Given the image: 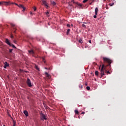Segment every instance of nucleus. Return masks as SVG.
I'll list each match as a JSON object with an SVG mask.
<instances>
[{
	"instance_id": "1",
	"label": "nucleus",
	"mask_w": 126,
	"mask_h": 126,
	"mask_svg": "<svg viewBox=\"0 0 126 126\" xmlns=\"http://www.w3.org/2000/svg\"><path fill=\"white\" fill-rule=\"evenodd\" d=\"M102 60L104 63H108V64L105 65L104 64H102L101 68L100 69V78H102L103 75H105V72L104 70L106 69V66H111V63H113V61L111 59L106 58V57H103Z\"/></svg>"
},
{
	"instance_id": "2",
	"label": "nucleus",
	"mask_w": 126,
	"mask_h": 126,
	"mask_svg": "<svg viewBox=\"0 0 126 126\" xmlns=\"http://www.w3.org/2000/svg\"><path fill=\"white\" fill-rule=\"evenodd\" d=\"M27 84L29 87H32V85L31 84V80L29 78L27 79Z\"/></svg>"
},
{
	"instance_id": "3",
	"label": "nucleus",
	"mask_w": 126,
	"mask_h": 126,
	"mask_svg": "<svg viewBox=\"0 0 126 126\" xmlns=\"http://www.w3.org/2000/svg\"><path fill=\"white\" fill-rule=\"evenodd\" d=\"M5 42L6 43V44H7L9 46H10V47H11V43H10V42L9 41V40H8V39L6 38L5 40Z\"/></svg>"
},
{
	"instance_id": "4",
	"label": "nucleus",
	"mask_w": 126,
	"mask_h": 126,
	"mask_svg": "<svg viewBox=\"0 0 126 126\" xmlns=\"http://www.w3.org/2000/svg\"><path fill=\"white\" fill-rule=\"evenodd\" d=\"M40 116L41 117V120H47V118H46V115H45V114H44L43 113L40 114Z\"/></svg>"
},
{
	"instance_id": "5",
	"label": "nucleus",
	"mask_w": 126,
	"mask_h": 126,
	"mask_svg": "<svg viewBox=\"0 0 126 126\" xmlns=\"http://www.w3.org/2000/svg\"><path fill=\"white\" fill-rule=\"evenodd\" d=\"M18 7H20V8H23V10L22 11H25V10L26 9V8L22 4H19Z\"/></svg>"
},
{
	"instance_id": "6",
	"label": "nucleus",
	"mask_w": 126,
	"mask_h": 126,
	"mask_svg": "<svg viewBox=\"0 0 126 126\" xmlns=\"http://www.w3.org/2000/svg\"><path fill=\"white\" fill-rule=\"evenodd\" d=\"M3 3H5V5H8V4H9V2L8 1L0 2V5H1V4H3Z\"/></svg>"
},
{
	"instance_id": "7",
	"label": "nucleus",
	"mask_w": 126,
	"mask_h": 126,
	"mask_svg": "<svg viewBox=\"0 0 126 126\" xmlns=\"http://www.w3.org/2000/svg\"><path fill=\"white\" fill-rule=\"evenodd\" d=\"M8 66H9V63H8L7 62H5L3 67L4 68H6Z\"/></svg>"
},
{
	"instance_id": "8",
	"label": "nucleus",
	"mask_w": 126,
	"mask_h": 126,
	"mask_svg": "<svg viewBox=\"0 0 126 126\" xmlns=\"http://www.w3.org/2000/svg\"><path fill=\"white\" fill-rule=\"evenodd\" d=\"M73 3H74V4H77V5H78L79 6H82V5L77 2H75V1H73L72 2Z\"/></svg>"
},
{
	"instance_id": "9",
	"label": "nucleus",
	"mask_w": 126,
	"mask_h": 126,
	"mask_svg": "<svg viewBox=\"0 0 126 126\" xmlns=\"http://www.w3.org/2000/svg\"><path fill=\"white\" fill-rule=\"evenodd\" d=\"M42 3H43V4H45L46 6H47L48 7V3L47 2V1L46 0H42Z\"/></svg>"
},
{
	"instance_id": "10",
	"label": "nucleus",
	"mask_w": 126,
	"mask_h": 126,
	"mask_svg": "<svg viewBox=\"0 0 126 126\" xmlns=\"http://www.w3.org/2000/svg\"><path fill=\"white\" fill-rule=\"evenodd\" d=\"M24 114L25 115L26 117H28V111L26 110L24 111Z\"/></svg>"
},
{
	"instance_id": "11",
	"label": "nucleus",
	"mask_w": 126,
	"mask_h": 126,
	"mask_svg": "<svg viewBox=\"0 0 126 126\" xmlns=\"http://www.w3.org/2000/svg\"><path fill=\"white\" fill-rule=\"evenodd\" d=\"M10 25H11V26H12V27H13V29H14V30H16V28H15V25H14V24H13V23H11V24H10Z\"/></svg>"
},
{
	"instance_id": "12",
	"label": "nucleus",
	"mask_w": 126,
	"mask_h": 126,
	"mask_svg": "<svg viewBox=\"0 0 126 126\" xmlns=\"http://www.w3.org/2000/svg\"><path fill=\"white\" fill-rule=\"evenodd\" d=\"M45 74L46 75V77H47L48 78H51V75H50V74H49L48 72H46Z\"/></svg>"
},
{
	"instance_id": "13",
	"label": "nucleus",
	"mask_w": 126,
	"mask_h": 126,
	"mask_svg": "<svg viewBox=\"0 0 126 126\" xmlns=\"http://www.w3.org/2000/svg\"><path fill=\"white\" fill-rule=\"evenodd\" d=\"M94 74H95V75H96V76H99V71H95Z\"/></svg>"
},
{
	"instance_id": "14",
	"label": "nucleus",
	"mask_w": 126,
	"mask_h": 126,
	"mask_svg": "<svg viewBox=\"0 0 126 126\" xmlns=\"http://www.w3.org/2000/svg\"><path fill=\"white\" fill-rule=\"evenodd\" d=\"M29 54H31V55H34V51L33 50H29Z\"/></svg>"
},
{
	"instance_id": "15",
	"label": "nucleus",
	"mask_w": 126,
	"mask_h": 126,
	"mask_svg": "<svg viewBox=\"0 0 126 126\" xmlns=\"http://www.w3.org/2000/svg\"><path fill=\"white\" fill-rule=\"evenodd\" d=\"M97 13H98V8L96 7L95 8V15H97Z\"/></svg>"
},
{
	"instance_id": "16",
	"label": "nucleus",
	"mask_w": 126,
	"mask_h": 126,
	"mask_svg": "<svg viewBox=\"0 0 126 126\" xmlns=\"http://www.w3.org/2000/svg\"><path fill=\"white\" fill-rule=\"evenodd\" d=\"M79 43H80V44H82L83 43V41H82V39L80 38L78 39Z\"/></svg>"
},
{
	"instance_id": "17",
	"label": "nucleus",
	"mask_w": 126,
	"mask_h": 126,
	"mask_svg": "<svg viewBox=\"0 0 126 126\" xmlns=\"http://www.w3.org/2000/svg\"><path fill=\"white\" fill-rule=\"evenodd\" d=\"M34 67L37 70H38V71H40V69H39V67L37 65H35Z\"/></svg>"
},
{
	"instance_id": "18",
	"label": "nucleus",
	"mask_w": 126,
	"mask_h": 126,
	"mask_svg": "<svg viewBox=\"0 0 126 126\" xmlns=\"http://www.w3.org/2000/svg\"><path fill=\"white\" fill-rule=\"evenodd\" d=\"M70 32V29H67V32H66V35H68Z\"/></svg>"
},
{
	"instance_id": "19",
	"label": "nucleus",
	"mask_w": 126,
	"mask_h": 126,
	"mask_svg": "<svg viewBox=\"0 0 126 126\" xmlns=\"http://www.w3.org/2000/svg\"><path fill=\"white\" fill-rule=\"evenodd\" d=\"M75 114L76 115H78V114H79V112L78 111V110H75Z\"/></svg>"
},
{
	"instance_id": "20",
	"label": "nucleus",
	"mask_w": 126,
	"mask_h": 126,
	"mask_svg": "<svg viewBox=\"0 0 126 126\" xmlns=\"http://www.w3.org/2000/svg\"><path fill=\"white\" fill-rule=\"evenodd\" d=\"M51 2L52 4H53V5H56V2H55V1H51Z\"/></svg>"
},
{
	"instance_id": "21",
	"label": "nucleus",
	"mask_w": 126,
	"mask_h": 126,
	"mask_svg": "<svg viewBox=\"0 0 126 126\" xmlns=\"http://www.w3.org/2000/svg\"><path fill=\"white\" fill-rule=\"evenodd\" d=\"M13 126H15L16 122H15V120H13Z\"/></svg>"
},
{
	"instance_id": "22",
	"label": "nucleus",
	"mask_w": 126,
	"mask_h": 126,
	"mask_svg": "<svg viewBox=\"0 0 126 126\" xmlns=\"http://www.w3.org/2000/svg\"><path fill=\"white\" fill-rule=\"evenodd\" d=\"M11 47H12V48H13L14 49H16V47H15V46L13 44H11Z\"/></svg>"
},
{
	"instance_id": "23",
	"label": "nucleus",
	"mask_w": 126,
	"mask_h": 126,
	"mask_svg": "<svg viewBox=\"0 0 126 126\" xmlns=\"http://www.w3.org/2000/svg\"><path fill=\"white\" fill-rule=\"evenodd\" d=\"M44 108H45V109H49V107L48 106H47V105L44 104Z\"/></svg>"
},
{
	"instance_id": "24",
	"label": "nucleus",
	"mask_w": 126,
	"mask_h": 126,
	"mask_svg": "<svg viewBox=\"0 0 126 126\" xmlns=\"http://www.w3.org/2000/svg\"><path fill=\"white\" fill-rule=\"evenodd\" d=\"M79 88H81V89H82V88H83V86H82V85H79Z\"/></svg>"
},
{
	"instance_id": "25",
	"label": "nucleus",
	"mask_w": 126,
	"mask_h": 126,
	"mask_svg": "<svg viewBox=\"0 0 126 126\" xmlns=\"http://www.w3.org/2000/svg\"><path fill=\"white\" fill-rule=\"evenodd\" d=\"M42 61L44 63H46V61H45V58L42 57Z\"/></svg>"
},
{
	"instance_id": "26",
	"label": "nucleus",
	"mask_w": 126,
	"mask_h": 126,
	"mask_svg": "<svg viewBox=\"0 0 126 126\" xmlns=\"http://www.w3.org/2000/svg\"><path fill=\"white\" fill-rule=\"evenodd\" d=\"M46 14L47 16H48V17H49L50 16L49 12H46Z\"/></svg>"
},
{
	"instance_id": "27",
	"label": "nucleus",
	"mask_w": 126,
	"mask_h": 126,
	"mask_svg": "<svg viewBox=\"0 0 126 126\" xmlns=\"http://www.w3.org/2000/svg\"><path fill=\"white\" fill-rule=\"evenodd\" d=\"M107 72H108V71L107 70V66H106V69L104 70V72H105V73H107Z\"/></svg>"
},
{
	"instance_id": "28",
	"label": "nucleus",
	"mask_w": 126,
	"mask_h": 126,
	"mask_svg": "<svg viewBox=\"0 0 126 126\" xmlns=\"http://www.w3.org/2000/svg\"><path fill=\"white\" fill-rule=\"evenodd\" d=\"M12 4H15V5H17V6H19V5H18L17 3H11Z\"/></svg>"
},
{
	"instance_id": "29",
	"label": "nucleus",
	"mask_w": 126,
	"mask_h": 126,
	"mask_svg": "<svg viewBox=\"0 0 126 126\" xmlns=\"http://www.w3.org/2000/svg\"><path fill=\"white\" fill-rule=\"evenodd\" d=\"M87 1H88V0H84L83 1V3H85V2H87Z\"/></svg>"
},
{
	"instance_id": "30",
	"label": "nucleus",
	"mask_w": 126,
	"mask_h": 126,
	"mask_svg": "<svg viewBox=\"0 0 126 126\" xmlns=\"http://www.w3.org/2000/svg\"><path fill=\"white\" fill-rule=\"evenodd\" d=\"M86 89H87L88 90H90V87L89 86L87 87Z\"/></svg>"
},
{
	"instance_id": "31",
	"label": "nucleus",
	"mask_w": 126,
	"mask_h": 126,
	"mask_svg": "<svg viewBox=\"0 0 126 126\" xmlns=\"http://www.w3.org/2000/svg\"><path fill=\"white\" fill-rule=\"evenodd\" d=\"M82 27H84V28H86V26H85V25H84V24H82Z\"/></svg>"
},
{
	"instance_id": "32",
	"label": "nucleus",
	"mask_w": 126,
	"mask_h": 126,
	"mask_svg": "<svg viewBox=\"0 0 126 126\" xmlns=\"http://www.w3.org/2000/svg\"><path fill=\"white\" fill-rule=\"evenodd\" d=\"M12 51H13V49H9V53H12Z\"/></svg>"
},
{
	"instance_id": "33",
	"label": "nucleus",
	"mask_w": 126,
	"mask_h": 126,
	"mask_svg": "<svg viewBox=\"0 0 126 126\" xmlns=\"http://www.w3.org/2000/svg\"><path fill=\"white\" fill-rule=\"evenodd\" d=\"M33 10H34V11H36V10H37V8H36V7H34Z\"/></svg>"
},
{
	"instance_id": "34",
	"label": "nucleus",
	"mask_w": 126,
	"mask_h": 126,
	"mask_svg": "<svg viewBox=\"0 0 126 126\" xmlns=\"http://www.w3.org/2000/svg\"><path fill=\"white\" fill-rule=\"evenodd\" d=\"M66 26H67V27L70 28V25H69V24H67L66 25Z\"/></svg>"
},
{
	"instance_id": "35",
	"label": "nucleus",
	"mask_w": 126,
	"mask_h": 126,
	"mask_svg": "<svg viewBox=\"0 0 126 126\" xmlns=\"http://www.w3.org/2000/svg\"><path fill=\"white\" fill-rule=\"evenodd\" d=\"M107 74H111V72L109 71H107Z\"/></svg>"
},
{
	"instance_id": "36",
	"label": "nucleus",
	"mask_w": 126,
	"mask_h": 126,
	"mask_svg": "<svg viewBox=\"0 0 126 126\" xmlns=\"http://www.w3.org/2000/svg\"><path fill=\"white\" fill-rule=\"evenodd\" d=\"M97 15L95 14V15L94 16V18H97Z\"/></svg>"
},
{
	"instance_id": "37",
	"label": "nucleus",
	"mask_w": 126,
	"mask_h": 126,
	"mask_svg": "<svg viewBox=\"0 0 126 126\" xmlns=\"http://www.w3.org/2000/svg\"><path fill=\"white\" fill-rule=\"evenodd\" d=\"M84 114H85V112H82V115H84Z\"/></svg>"
},
{
	"instance_id": "38",
	"label": "nucleus",
	"mask_w": 126,
	"mask_h": 126,
	"mask_svg": "<svg viewBox=\"0 0 126 126\" xmlns=\"http://www.w3.org/2000/svg\"><path fill=\"white\" fill-rule=\"evenodd\" d=\"M13 37H14V36H13V35H11V38H13Z\"/></svg>"
},
{
	"instance_id": "39",
	"label": "nucleus",
	"mask_w": 126,
	"mask_h": 126,
	"mask_svg": "<svg viewBox=\"0 0 126 126\" xmlns=\"http://www.w3.org/2000/svg\"><path fill=\"white\" fill-rule=\"evenodd\" d=\"M89 42H90V43L91 44V40H89Z\"/></svg>"
},
{
	"instance_id": "40",
	"label": "nucleus",
	"mask_w": 126,
	"mask_h": 126,
	"mask_svg": "<svg viewBox=\"0 0 126 126\" xmlns=\"http://www.w3.org/2000/svg\"><path fill=\"white\" fill-rule=\"evenodd\" d=\"M45 69H50V68H48L47 67H45Z\"/></svg>"
},
{
	"instance_id": "41",
	"label": "nucleus",
	"mask_w": 126,
	"mask_h": 126,
	"mask_svg": "<svg viewBox=\"0 0 126 126\" xmlns=\"http://www.w3.org/2000/svg\"><path fill=\"white\" fill-rule=\"evenodd\" d=\"M94 0H92V2H94Z\"/></svg>"
},
{
	"instance_id": "42",
	"label": "nucleus",
	"mask_w": 126,
	"mask_h": 126,
	"mask_svg": "<svg viewBox=\"0 0 126 126\" xmlns=\"http://www.w3.org/2000/svg\"><path fill=\"white\" fill-rule=\"evenodd\" d=\"M71 1L72 2L73 1H74V0H71Z\"/></svg>"
},
{
	"instance_id": "43",
	"label": "nucleus",
	"mask_w": 126,
	"mask_h": 126,
	"mask_svg": "<svg viewBox=\"0 0 126 126\" xmlns=\"http://www.w3.org/2000/svg\"><path fill=\"white\" fill-rule=\"evenodd\" d=\"M85 85H86V86H87V83H85Z\"/></svg>"
},
{
	"instance_id": "44",
	"label": "nucleus",
	"mask_w": 126,
	"mask_h": 126,
	"mask_svg": "<svg viewBox=\"0 0 126 126\" xmlns=\"http://www.w3.org/2000/svg\"><path fill=\"white\" fill-rule=\"evenodd\" d=\"M32 12H30V14L32 15Z\"/></svg>"
},
{
	"instance_id": "45",
	"label": "nucleus",
	"mask_w": 126,
	"mask_h": 126,
	"mask_svg": "<svg viewBox=\"0 0 126 126\" xmlns=\"http://www.w3.org/2000/svg\"><path fill=\"white\" fill-rule=\"evenodd\" d=\"M71 26H72H72H73V25L72 24H71Z\"/></svg>"
},
{
	"instance_id": "46",
	"label": "nucleus",
	"mask_w": 126,
	"mask_h": 126,
	"mask_svg": "<svg viewBox=\"0 0 126 126\" xmlns=\"http://www.w3.org/2000/svg\"><path fill=\"white\" fill-rule=\"evenodd\" d=\"M90 4H92V2H91V3H90Z\"/></svg>"
},
{
	"instance_id": "47",
	"label": "nucleus",
	"mask_w": 126,
	"mask_h": 126,
	"mask_svg": "<svg viewBox=\"0 0 126 126\" xmlns=\"http://www.w3.org/2000/svg\"><path fill=\"white\" fill-rule=\"evenodd\" d=\"M114 4V3L111 5V6H112V5Z\"/></svg>"
},
{
	"instance_id": "48",
	"label": "nucleus",
	"mask_w": 126,
	"mask_h": 126,
	"mask_svg": "<svg viewBox=\"0 0 126 126\" xmlns=\"http://www.w3.org/2000/svg\"><path fill=\"white\" fill-rule=\"evenodd\" d=\"M70 5L71 6H72V4H70Z\"/></svg>"
},
{
	"instance_id": "49",
	"label": "nucleus",
	"mask_w": 126,
	"mask_h": 126,
	"mask_svg": "<svg viewBox=\"0 0 126 126\" xmlns=\"http://www.w3.org/2000/svg\"><path fill=\"white\" fill-rule=\"evenodd\" d=\"M15 32H16V31H14V33H15Z\"/></svg>"
},
{
	"instance_id": "50",
	"label": "nucleus",
	"mask_w": 126,
	"mask_h": 126,
	"mask_svg": "<svg viewBox=\"0 0 126 126\" xmlns=\"http://www.w3.org/2000/svg\"><path fill=\"white\" fill-rule=\"evenodd\" d=\"M85 48H87V46H85Z\"/></svg>"
},
{
	"instance_id": "51",
	"label": "nucleus",
	"mask_w": 126,
	"mask_h": 126,
	"mask_svg": "<svg viewBox=\"0 0 126 126\" xmlns=\"http://www.w3.org/2000/svg\"><path fill=\"white\" fill-rule=\"evenodd\" d=\"M12 120H13V118H11Z\"/></svg>"
},
{
	"instance_id": "52",
	"label": "nucleus",
	"mask_w": 126,
	"mask_h": 126,
	"mask_svg": "<svg viewBox=\"0 0 126 126\" xmlns=\"http://www.w3.org/2000/svg\"><path fill=\"white\" fill-rule=\"evenodd\" d=\"M14 43H16V41H14Z\"/></svg>"
},
{
	"instance_id": "53",
	"label": "nucleus",
	"mask_w": 126,
	"mask_h": 126,
	"mask_svg": "<svg viewBox=\"0 0 126 126\" xmlns=\"http://www.w3.org/2000/svg\"><path fill=\"white\" fill-rule=\"evenodd\" d=\"M0 104H1V103L0 102Z\"/></svg>"
},
{
	"instance_id": "54",
	"label": "nucleus",
	"mask_w": 126,
	"mask_h": 126,
	"mask_svg": "<svg viewBox=\"0 0 126 126\" xmlns=\"http://www.w3.org/2000/svg\"><path fill=\"white\" fill-rule=\"evenodd\" d=\"M3 126H5V125H3Z\"/></svg>"
}]
</instances>
